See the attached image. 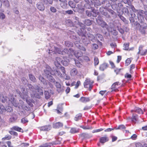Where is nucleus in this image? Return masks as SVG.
<instances>
[{"mask_svg": "<svg viewBox=\"0 0 147 147\" xmlns=\"http://www.w3.org/2000/svg\"><path fill=\"white\" fill-rule=\"evenodd\" d=\"M49 53L51 55L57 53L60 54L64 55L67 54L69 55L74 54L76 58H78L83 55V53L80 51H74L72 48H69L68 49H65L63 51L59 48L54 47L52 49H49Z\"/></svg>", "mask_w": 147, "mask_h": 147, "instance_id": "obj_1", "label": "nucleus"}, {"mask_svg": "<svg viewBox=\"0 0 147 147\" xmlns=\"http://www.w3.org/2000/svg\"><path fill=\"white\" fill-rule=\"evenodd\" d=\"M44 72L45 75L47 77H49V80L52 82H54L55 80V79L51 76V75H55L58 76L59 77H62V75L61 72L58 69H56L54 70H52L50 67L47 65L46 66V69L44 70Z\"/></svg>", "mask_w": 147, "mask_h": 147, "instance_id": "obj_2", "label": "nucleus"}, {"mask_svg": "<svg viewBox=\"0 0 147 147\" xmlns=\"http://www.w3.org/2000/svg\"><path fill=\"white\" fill-rule=\"evenodd\" d=\"M28 86L30 90V95L32 97L36 98H40V96L36 93V90L37 91L40 95H43V91L42 89V88L40 87L37 85L33 86L30 84H28Z\"/></svg>", "mask_w": 147, "mask_h": 147, "instance_id": "obj_3", "label": "nucleus"}, {"mask_svg": "<svg viewBox=\"0 0 147 147\" xmlns=\"http://www.w3.org/2000/svg\"><path fill=\"white\" fill-rule=\"evenodd\" d=\"M78 25L81 28H80V30L79 31V32H78V33L80 36H81L82 37V38L84 40L83 42L84 43L85 45H88L90 41H84L86 38L85 35L86 31L85 30V26L83 24L79 22H78Z\"/></svg>", "mask_w": 147, "mask_h": 147, "instance_id": "obj_4", "label": "nucleus"}, {"mask_svg": "<svg viewBox=\"0 0 147 147\" xmlns=\"http://www.w3.org/2000/svg\"><path fill=\"white\" fill-rule=\"evenodd\" d=\"M22 94L20 92L19 93L20 96L22 99L25 100L27 103L31 107H33V105L32 104L33 100L32 99H28V96L27 90L24 88H22Z\"/></svg>", "mask_w": 147, "mask_h": 147, "instance_id": "obj_5", "label": "nucleus"}, {"mask_svg": "<svg viewBox=\"0 0 147 147\" xmlns=\"http://www.w3.org/2000/svg\"><path fill=\"white\" fill-rule=\"evenodd\" d=\"M141 22L142 24L140 25V24L138 22H136L135 24L136 28L137 29H139L140 32L142 34H145V29L147 28V25L146 23Z\"/></svg>", "mask_w": 147, "mask_h": 147, "instance_id": "obj_6", "label": "nucleus"}, {"mask_svg": "<svg viewBox=\"0 0 147 147\" xmlns=\"http://www.w3.org/2000/svg\"><path fill=\"white\" fill-rule=\"evenodd\" d=\"M94 82L90 78H87L84 82V86L85 88H88L89 91H91L93 86Z\"/></svg>", "mask_w": 147, "mask_h": 147, "instance_id": "obj_7", "label": "nucleus"}, {"mask_svg": "<svg viewBox=\"0 0 147 147\" xmlns=\"http://www.w3.org/2000/svg\"><path fill=\"white\" fill-rule=\"evenodd\" d=\"M61 63L65 66H67L68 65V63L66 61H63L62 58L59 57H57L56 58L55 61H54V64L57 68L60 67L61 65Z\"/></svg>", "mask_w": 147, "mask_h": 147, "instance_id": "obj_8", "label": "nucleus"}, {"mask_svg": "<svg viewBox=\"0 0 147 147\" xmlns=\"http://www.w3.org/2000/svg\"><path fill=\"white\" fill-rule=\"evenodd\" d=\"M123 5L121 3H119L117 4H114L111 5L112 8L114 10L119 12V11L121 10L122 8Z\"/></svg>", "mask_w": 147, "mask_h": 147, "instance_id": "obj_9", "label": "nucleus"}, {"mask_svg": "<svg viewBox=\"0 0 147 147\" xmlns=\"http://www.w3.org/2000/svg\"><path fill=\"white\" fill-rule=\"evenodd\" d=\"M76 38L78 40V41H76L74 42V44L79 49L84 51H86V49L85 48L79 44L80 39L79 38L77 37H76Z\"/></svg>", "mask_w": 147, "mask_h": 147, "instance_id": "obj_10", "label": "nucleus"}, {"mask_svg": "<svg viewBox=\"0 0 147 147\" xmlns=\"http://www.w3.org/2000/svg\"><path fill=\"white\" fill-rule=\"evenodd\" d=\"M55 86L57 88V90L59 93L62 92L64 91V87L62 86L59 83L56 82L55 84Z\"/></svg>", "mask_w": 147, "mask_h": 147, "instance_id": "obj_11", "label": "nucleus"}, {"mask_svg": "<svg viewBox=\"0 0 147 147\" xmlns=\"http://www.w3.org/2000/svg\"><path fill=\"white\" fill-rule=\"evenodd\" d=\"M120 84L119 82H117L114 83L111 86V92H116L118 90L117 86L119 85Z\"/></svg>", "mask_w": 147, "mask_h": 147, "instance_id": "obj_12", "label": "nucleus"}, {"mask_svg": "<svg viewBox=\"0 0 147 147\" xmlns=\"http://www.w3.org/2000/svg\"><path fill=\"white\" fill-rule=\"evenodd\" d=\"M0 100L3 102L9 101L10 100L9 98L7 97L5 94H0Z\"/></svg>", "mask_w": 147, "mask_h": 147, "instance_id": "obj_13", "label": "nucleus"}, {"mask_svg": "<svg viewBox=\"0 0 147 147\" xmlns=\"http://www.w3.org/2000/svg\"><path fill=\"white\" fill-rule=\"evenodd\" d=\"M51 128V126L50 125H48L41 127H40V130L41 131H48L50 130Z\"/></svg>", "mask_w": 147, "mask_h": 147, "instance_id": "obj_14", "label": "nucleus"}, {"mask_svg": "<svg viewBox=\"0 0 147 147\" xmlns=\"http://www.w3.org/2000/svg\"><path fill=\"white\" fill-rule=\"evenodd\" d=\"M36 6L37 8L41 11H43L45 9L44 5L43 3L41 2L38 3L36 5Z\"/></svg>", "mask_w": 147, "mask_h": 147, "instance_id": "obj_15", "label": "nucleus"}, {"mask_svg": "<svg viewBox=\"0 0 147 147\" xmlns=\"http://www.w3.org/2000/svg\"><path fill=\"white\" fill-rule=\"evenodd\" d=\"M143 47V46L142 45H141L140 46L139 48V51L137 53V55L140 54L141 55H144L146 54V53H147V50L146 49L144 51V52H141V50H142Z\"/></svg>", "mask_w": 147, "mask_h": 147, "instance_id": "obj_16", "label": "nucleus"}, {"mask_svg": "<svg viewBox=\"0 0 147 147\" xmlns=\"http://www.w3.org/2000/svg\"><path fill=\"white\" fill-rule=\"evenodd\" d=\"M9 102H7L10 103V102L11 104L13 105L14 107H18L19 104L18 103L16 102L15 101V99L12 96H11L10 100H9Z\"/></svg>", "mask_w": 147, "mask_h": 147, "instance_id": "obj_17", "label": "nucleus"}, {"mask_svg": "<svg viewBox=\"0 0 147 147\" xmlns=\"http://www.w3.org/2000/svg\"><path fill=\"white\" fill-rule=\"evenodd\" d=\"M100 142L102 143H104L109 140V138L106 135L100 138L99 139Z\"/></svg>", "mask_w": 147, "mask_h": 147, "instance_id": "obj_18", "label": "nucleus"}, {"mask_svg": "<svg viewBox=\"0 0 147 147\" xmlns=\"http://www.w3.org/2000/svg\"><path fill=\"white\" fill-rule=\"evenodd\" d=\"M17 118L18 117L16 114H13L9 119V121L10 122H14L16 121Z\"/></svg>", "mask_w": 147, "mask_h": 147, "instance_id": "obj_19", "label": "nucleus"}, {"mask_svg": "<svg viewBox=\"0 0 147 147\" xmlns=\"http://www.w3.org/2000/svg\"><path fill=\"white\" fill-rule=\"evenodd\" d=\"M63 126V124L62 123L60 122H58L54 123L53 125V127L54 128H58L62 127Z\"/></svg>", "mask_w": 147, "mask_h": 147, "instance_id": "obj_20", "label": "nucleus"}, {"mask_svg": "<svg viewBox=\"0 0 147 147\" xmlns=\"http://www.w3.org/2000/svg\"><path fill=\"white\" fill-rule=\"evenodd\" d=\"M134 111L139 114H143V111L142 109L139 107H136L134 108V110H132L131 111V112Z\"/></svg>", "mask_w": 147, "mask_h": 147, "instance_id": "obj_21", "label": "nucleus"}, {"mask_svg": "<svg viewBox=\"0 0 147 147\" xmlns=\"http://www.w3.org/2000/svg\"><path fill=\"white\" fill-rule=\"evenodd\" d=\"M138 117V115L136 114H133L132 117L130 118L129 117L128 119H131V120L132 122L134 123H136V122L137 121Z\"/></svg>", "mask_w": 147, "mask_h": 147, "instance_id": "obj_22", "label": "nucleus"}, {"mask_svg": "<svg viewBox=\"0 0 147 147\" xmlns=\"http://www.w3.org/2000/svg\"><path fill=\"white\" fill-rule=\"evenodd\" d=\"M78 73V71L76 68L72 69L70 71V74L71 76H74L76 75Z\"/></svg>", "mask_w": 147, "mask_h": 147, "instance_id": "obj_23", "label": "nucleus"}, {"mask_svg": "<svg viewBox=\"0 0 147 147\" xmlns=\"http://www.w3.org/2000/svg\"><path fill=\"white\" fill-rule=\"evenodd\" d=\"M59 1H60V5L62 8H65L67 7V4L65 0H59Z\"/></svg>", "mask_w": 147, "mask_h": 147, "instance_id": "obj_24", "label": "nucleus"}, {"mask_svg": "<svg viewBox=\"0 0 147 147\" xmlns=\"http://www.w3.org/2000/svg\"><path fill=\"white\" fill-rule=\"evenodd\" d=\"M102 3L103 5L105 6L106 8H107L111 5L109 1L107 0L103 1Z\"/></svg>", "mask_w": 147, "mask_h": 147, "instance_id": "obj_25", "label": "nucleus"}, {"mask_svg": "<svg viewBox=\"0 0 147 147\" xmlns=\"http://www.w3.org/2000/svg\"><path fill=\"white\" fill-rule=\"evenodd\" d=\"M108 67V64L106 63H104L100 65L99 69L101 71H103Z\"/></svg>", "mask_w": 147, "mask_h": 147, "instance_id": "obj_26", "label": "nucleus"}, {"mask_svg": "<svg viewBox=\"0 0 147 147\" xmlns=\"http://www.w3.org/2000/svg\"><path fill=\"white\" fill-rule=\"evenodd\" d=\"M80 101L83 103H86L89 102L90 101V99L88 97H81L80 99Z\"/></svg>", "mask_w": 147, "mask_h": 147, "instance_id": "obj_27", "label": "nucleus"}, {"mask_svg": "<svg viewBox=\"0 0 147 147\" xmlns=\"http://www.w3.org/2000/svg\"><path fill=\"white\" fill-rule=\"evenodd\" d=\"M66 24L67 26L70 27H72L74 26V23L70 20L68 19L66 20Z\"/></svg>", "mask_w": 147, "mask_h": 147, "instance_id": "obj_28", "label": "nucleus"}, {"mask_svg": "<svg viewBox=\"0 0 147 147\" xmlns=\"http://www.w3.org/2000/svg\"><path fill=\"white\" fill-rule=\"evenodd\" d=\"M131 17L129 18V20L131 23H133L135 22L134 18L136 17V15L135 13H131Z\"/></svg>", "mask_w": 147, "mask_h": 147, "instance_id": "obj_29", "label": "nucleus"}, {"mask_svg": "<svg viewBox=\"0 0 147 147\" xmlns=\"http://www.w3.org/2000/svg\"><path fill=\"white\" fill-rule=\"evenodd\" d=\"M79 131V129H77L74 127H72L71 128L70 132L72 134L78 132Z\"/></svg>", "mask_w": 147, "mask_h": 147, "instance_id": "obj_30", "label": "nucleus"}, {"mask_svg": "<svg viewBox=\"0 0 147 147\" xmlns=\"http://www.w3.org/2000/svg\"><path fill=\"white\" fill-rule=\"evenodd\" d=\"M98 24L103 28H107L108 27L107 24L104 21H102V22H100V24Z\"/></svg>", "mask_w": 147, "mask_h": 147, "instance_id": "obj_31", "label": "nucleus"}, {"mask_svg": "<svg viewBox=\"0 0 147 147\" xmlns=\"http://www.w3.org/2000/svg\"><path fill=\"white\" fill-rule=\"evenodd\" d=\"M56 144L55 143L54 144V142H52V143H45L40 145L39 147H48L50 146L51 144L53 145Z\"/></svg>", "mask_w": 147, "mask_h": 147, "instance_id": "obj_32", "label": "nucleus"}, {"mask_svg": "<svg viewBox=\"0 0 147 147\" xmlns=\"http://www.w3.org/2000/svg\"><path fill=\"white\" fill-rule=\"evenodd\" d=\"M21 122L24 124L26 125L28 122V120L27 118L24 117L21 119Z\"/></svg>", "mask_w": 147, "mask_h": 147, "instance_id": "obj_33", "label": "nucleus"}, {"mask_svg": "<svg viewBox=\"0 0 147 147\" xmlns=\"http://www.w3.org/2000/svg\"><path fill=\"white\" fill-rule=\"evenodd\" d=\"M123 12L125 13V14L126 15L129 16V12L127 8L124 7L122 8Z\"/></svg>", "mask_w": 147, "mask_h": 147, "instance_id": "obj_34", "label": "nucleus"}, {"mask_svg": "<svg viewBox=\"0 0 147 147\" xmlns=\"http://www.w3.org/2000/svg\"><path fill=\"white\" fill-rule=\"evenodd\" d=\"M11 129H13L19 132H23V130L21 128L17 126H14L12 127Z\"/></svg>", "mask_w": 147, "mask_h": 147, "instance_id": "obj_35", "label": "nucleus"}, {"mask_svg": "<svg viewBox=\"0 0 147 147\" xmlns=\"http://www.w3.org/2000/svg\"><path fill=\"white\" fill-rule=\"evenodd\" d=\"M82 116V115L81 113H79L76 115L74 118V119L76 121H78L80 119Z\"/></svg>", "mask_w": 147, "mask_h": 147, "instance_id": "obj_36", "label": "nucleus"}, {"mask_svg": "<svg viewBox=\"0 0 147 147\" xmlns=\"http://www.w3.org/2000/svg\"><path fill=\"white\" fill-rule=\"evenodd\" d=\"M65 45L66 46L69 47H72L73 46V43L69 41H66L65 42Z\"/></svg>", "mask_w": 147, "mask_h": 147, "instance_id": "obj_37", "label": "nucleus"}, {"mask_svg": "<svg viewBox=\"0 0 147 147\" xmlns=\"http://www.w3.org/2000/svg\"><path fill=\"white\" fill-rule=\"evenodd\" d=\"M29 77L30 79L33 82H35L36 79L34 76L32 74H30L29 75Z\"/></svg>", "mask_w": 147, "mask_h": 147, "instance_id": "obj_38", "label": "nucleus"}, {"mask_svg": "<svg viewBox=\"0 0 147 147\" xmlns=\"http://www.w3.org/2000/svg\"><path fill=\"white\" fill-rule=\"evenodd\" d=\"M44 94L45 98L47 99L51 97V94L48 91H45Z\"/></svg>", "mask_w": 147, "mask_h": 147, "instance_id": "obj_39", "label": "nucleus"}, {"mask_svg": "<svg viewBox=\"0 0 147 147\" xmlns=\"http://www.w3.org/2000/svg\"><path fill=\"white\" fill-rule=\"evenodd\" d=\"M39 79L41 82H43V84H47V82L45 80L44 78H43L42 76H39Z\"/></svg>", "mask_w": 147, "mask_h": 147, "instance_id": "obj_40", "label": "nucleus"}, {"mask_svg": "<svg viewBox=\"0 0 147 147\" xmlns=\"http://www.w3.org/2000/svg\"><path fill=\"white\" fill-rule=\"evenodd\" d=\"M105 10L102 7L100 8V11L102 14L106 16L107 15V13L105 11Z\"/></svg>", "mask_w": 147, "mask_h": 147, "instance_id": "obj_41", "label": "nucleus"}, {"mask_svg": "<svg viewBox=\"0 0 147 147\" xmlns=\"http://www.w3.org/2000/svg\"><path fill=\"white\" fill-rule=\"evenodd\" d=\"M120 19L123 21V22L126 24L128 23V21L123 16L120 15L119 16Z\"/></svg>", "mask_w": 147, "mask_h": 147, "instance_id": "obj_42", "label": "nucleus"}, {"mask_svg": "<svg viewBox=\"0 0 147 147\" xmlns=\"http://www.w3.org/2000/svg\"><path fill=\"white\" fill-rule=\"evenodd\" d=\"M69 5L72 8H75L76 7V4L72 1L69 2Z\"/></svg>", "mask_w": 147, "mask_h": 147, "instance_id": "obj_43", "label": "nucleus"}, {"mask_svg": "<svg viewBox=\"0 0 147 147\" xmlns=\"http://www.w3.org/2000/svg\"><path fill=\"white\" fill-rule=\"evenodd\" d=\"M122 0V1H123V2L125 3V4L127 3L128 5H129L130 6H127L126 7H128V8H130L131 9V6H132V5H131V4L130 2H128V0Z\"/></svg>", "mask_w": 147, "mask_h": 147, "instance_id": "obj_44", "label": "nucleus"}, {"mask_svg": "<svg viewBox=\"0 0 147 147\" xmlns=\"http://www.w3.org/2000/svg\"><path fill=\"white\" fill-rule=\"evenodd\" d=\"M29 144L26 143H22L21 144L18 146L19 147H27L29 146Z\"/></svg>", "mask_w": 147, "mask_h": 147, "instance_id": "obj_45", "label": "nucleus"}, {"mask_svg": "<svg viewBox=\"0 0 147 147\" xmlns=\"http://www.w3.org/2000/svg\"><path fill=\"white\" fill-rule=\"evenodd\" d=\"M84 23L87 26H90L92 24L91 21L89 19L85 20L84 22Z\"/></svg>", "mask_w": 147, "mask_h": 147, "instance_id": "obj_46", "label": "nucleus"}, {"mask_svg": "<svg viewBox=\"0 0 147 147\" xmlns=\"http://www.w3.org/2000/svg\"><path fill=\"white\" fill-rule=\"evenodd\" d=\"M96 22L98 24H100V22L103 21L102 19V17L100 16H98L97 18L96 19Z\"/></svg>", "mask_w": 147, "mask_h": 147, "instance_id": "obj_47", "label": "nucleus"}, {"mask_svg": "<svg viewBox=\"0 0 147 147\" xmlns=\"http://www.w3.org/2000/svg\"><path fill=\"white\" fill-rule=\"evenodd\" d=\"M92 16L94 17H96L98 14V11L95 9H93L92 11Z\"/></svg>", "mask_w": 147, "mask_h": 147, "instance_id": "obj_48", "label": "nucleus"}, {"mask_svg": "<svg viewBox=\"0 0 147 147\" xmlns=\"http://www.w3.org/2000/svg\"><path fill=\"white\" fill-rule=\"evenodd\" d=\"M5 109L4 106L2 105H0V113L5 112Z\"/></svg>", "mask_w": 147, "mask_h": 147, "instance_id": "obj_49", "label": "nucleus"}, {"mask_svg": "<svg viewBox=\"0 0 147 147\" xmlns=\"http://www.w3.org/2000/svg\"><path fill=\"white\" fill-rule=\"evenodd\" d=\"M94 63L95 66H96L98 64L99 61L97 57H95L94 58Z\"/></svg>", "mask_w": 147, "mask_h": 147, "instance_id": "obj_50", "label": "nucleus"}, {"mask_svg": "<svg viewBox=\"0 0 147 147\" xmlns=\"http://www.w3.org/2000/svg\"><path fill=\"white\" fill-rule=\"evenodd\" d=\"M88 35L90 40L92 41L94 39L95 37L93 34L89 33L88 34Z\"/></svg>", "mask_w": 147, "mask_h": 147, "instance_id": "obj_51", "label": "nucleus"}, {"mask_svg": "<svg viewBox=\"0 0 147 147\" xmlns=\"http://www.w3.org/2000/svg\"><path fill=\"white\" fill-rule=\"evenodd\" d=\"M12 108L10 106H8L6 107L5 111H7L8 112H11L12 111Z\"/></svg>", "mask_w": 147, "mask_h": 147, "instance_id": "obj_52", "label": "nucleus"}, {"mask_svg": "<svg viewBox=\"0 0 147 147\" xmlns=\"http://www.w3.org/2000/svg\"><path fill=\"white\" fill-rule=\"evenodd\" d=\"M75 61L76 65L77 67H82V64H81L80 62L78 60L76 61L75 60Z\"/></svg>", "mask_w": 147, "mask_h": 147, "instance_id": "obj_53", "label": "nucleus"}, {"mask_svg": "<svg viewBox=\"0 0 147 147\" xmlns=\"http://www.w3.org/2000/svg\"><path fill=\"white\" fill-rule=\"evenodd\" d=\"M117 30L119 32L122 34H123L124 33V30L122 28L120 27L117 26Z\"/></svg>", "mask_w": 147, "mask_h": 147, "instance_id": "obj_54", "label": "nucleus"}, {"mask_svg": "<svg viewBox=\"0 0 147 147\" xmlns=\"http://www.w3.org/2000/svg\"><path fill=\"white\" fill-rule=\"evenodd\" d=\"M124 48L123 49L125 50H127L129 48V43H124L123 45Z\"/></svg>", "mask_w": 147, "mask_h": 147, "instance_id": "obj_55", "label": "nucleus"}, {"mask_svg": "<svg viewBox=\"0 0 147 147\" xmlns=\"http://www.w3.org/2000/svg\"><path fill=\"white\" fill-rule=\"evenodd\" d=\"M22 82L23 84L24 85H26L27 84L28 81L26 78H23L22 79Z\"/></svg>", "mask_w": 147, "mask_h": 147, "instance_id": "obj_56", "label": "nucleus"}, {"mask_svg": "<svg viewBox=\"0 0 147 147\" xmlns=\"http://www.w3.org/2000/svg\"><path fill=\"white\" fill-rule=\"evenodd\" d=\"M59 67H60V69L63 73V75L64 76V75H66L65 71V68L62 66L60 67V66Z\"/></svg>", "mask_w": 147, "mask_h": 147, "instance_id": "obj_57", "label": "nucleus"}, {"mask_svg": "<svg viewBox=\"0 0 147 147\" xmlns=\"http://www.w3.org/2000/svg\"><path fill=\"white\" fill-rule=\"evenodd\" d=\"M11 138V136H5L2 138V140H9Z\"/></svg>", "mask_w": 147, "mask_h": 147, "instance_id": "obj_58", "label": "nucleus"}, {"mask_svg": "<svg viewBox=\"0 0 147 147\" xmlns=\"http://www.w3.org/2000/svg\"><path fill=\"white\" fill-rule=\"evenodd\" d=\"M125 126L123 125H119L117 128H116V129H122L125 128Z\"/></svg>", "mask_w": 147, "mask_h": 147, "instance_id": "obj_59", "label": "nucleus"}, {"mask_svg": "<svg viewBox=\"0 0 147 147\" xmlns=\"http://www.w3.org/2000/svg\"><path fill=\"white\" fill-rule=\"evenodd\" d=\"M98 48V45L96 44H94L92 45V49L94 50H96Z\"/></svg>", "mask_w": 147, "mask_h": 147, "instance_id": "obj_60", "label": "nucleus"}, {"mask_svg": "<svg viewBox=\"0 0 147 147\" xmlns=\"http://www.w3.org/2000/svg\"><path fill=\"white\" fill-rule=\"evenodd\" d=\"M86 14L88 16L90 17L91 16H92V11H90L88 10H87L86 11Z\"/></svg>", "mask_w": 147, "mask_h": 147, "instance_id": "obj_61", "label": "nucleus"}, {"mask_svg": "<svg viewBox=\"0 0 147 147\" xmlns=\"http://www.w3.org/2000/svg\"><path fill=\"white\" fill-rule=\"evenodd\" d=\"M131 62V61L129 59H127L125 61V65L126 66H127L130 64Z\"/></svg>", "mask_w": 147, "mask_h": 147, "instance_id": "obj_62", "label": "nucleus"}, {"mask_svg": "<svg viewBox=\"0 0 147 147\" xmlns=\"http://www.w3.org/2000/svg\"><path fill=\"white\" fill-rule=\"evenodd\" d=\"M65 13L66 14H68L69 15L72 14H73V12L72 10H70L65 11Z\"/></svg>", "mask_w": 147, "mask_h": 147, "instance_id": "obj_63", "label": "nucleus"}, {"mask_svg": "<svg viewBox=\"0 0 147 147\" xmlns=\"http://www.w3.org/2000/svg\"><path fill=\"white\" fill-rule=\"evenodd\" d=\"M80 84L81 83L80 81H78L77 82V83L76 84V83L75 88L76 89L77 88H78Z\"/></svg>", "mask_w": 147, "mask_h": 147, "instance_id": "obj_64", "label": "nucleus"}]
</instances>
